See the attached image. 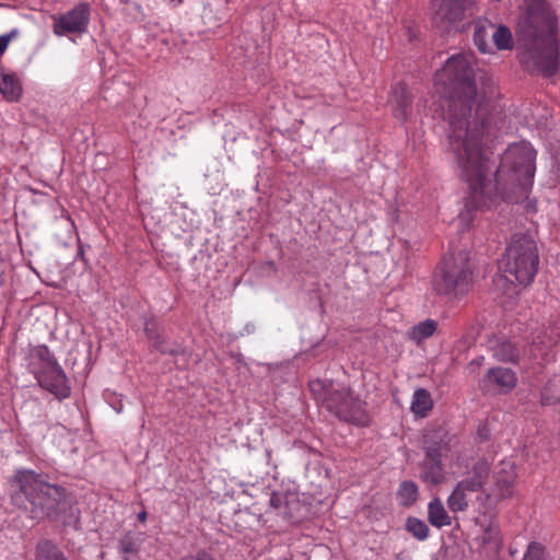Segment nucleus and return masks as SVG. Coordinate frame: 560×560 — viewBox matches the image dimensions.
I'll return each mask as SVG.
<instances>
[{
  "label": "nucleus",
  "mask_w": 560,
  "mask_h": 560,
  "mask_svg": "<svg viewBox=\"0 0 560 560\" xmlns=\"http://www.w3.org/2000/svg\"><path fill=\"white\" fill-rule=\"evenodd\" d=\"M138 520L142 523L145 522L147 520V512L145 511H141L139 514H138Z\"/></svg>",
  "instance_id": "e433bc0d"
},
{
  "label": "nucleus",
  "mask_w": 560,
  "mask_h": 560,
  "mask_svg": "<svg viewBox=\"0 0 560 560\" xmlns=\"http://www.w3.org/2000/svg\"><path fill=\"white\" fill-rule=\"evenodd\" d=\"M389 104L393 107L394 115L399 120H406L411 113L412 94L406 83H397L389 95Z\"/></svg>",
  "instance_id": "9b49d317"
},
{
  "label": "nucleus",
  "mask_w": 560,
  "mask_h": 560,
  "mask_svg": "<svg viewBox=\"0 0 560 560\" xmlns=\"http://www.w3.org/2000/svg\"><path fill=\"white\" fill-rule=\"evenodd\" d=\"M283 502V498L281 495L273 494L270 499V504L275 509H280Z\"/></svg>",
  "instance_id": "c9c22d12"
},
{
  "label": "nucleus",
  "mask_w": 560,
  "mask_h": 560,
  "mask_svg": "<svg viewBox=\"0 0 560 560\" xmlns=\"http://www.w3.org/2000/svg\"><path fill=\"white\" fill-rule=\"evenodd\" d=\"M32 355L34 358L39 359L43 362V370L49 369L50 365H57V361L50 353L49 349L46 346H38L32 351Z\"/></svg>",
  "instance_id": "c756f323"
},
{
  "label": "nucleus",
  "mask_w": 560,
  "mask_h": 560,
  "mask_svg": "<svg viewBox=\"0 0 560 560\" xmlns=\"http://www.w3.org/2000/svg\"><path fill=\"white\" fill-rule=\"evenodd\" d=\"M397 499L404 506L412 505L418 499V486L411 481H402L397 490Z\"/></svg>",
  "instance_id": "393cba45"
},
{
  "label": "nucleus",
  "mask_w": 560,
  "mask_h": 560,
  "mask_svg": "<svg viewBox=\"0 0 560 560\" xmlns=\"http://www.w3.org/2000/svg\"><path fill=\"white\" fill-rule=\"evenodd\" d=\"M142 539L140 535L128 532L119 540V550L125 560H130V556L136 555L140 548Z\"/></svg>",
  "instance_id": "b1692460"
},
{
  "label": "nucleus",
  "mask_w": 560,
  "mask_h": 560,
  "mask_svg": "<svg viewBox=\"0 0 560 560\" xmlns=\"http://www.w3.org/2000/svg\"><path fill=\"white\" fill-rule=\"evenodd\" d=\"M10 488L12 503L20 509H30L32 518H55L59 514L65 490L45 481L42 475L33 470H19L10 479Z\"/></svg>",
  "instance_id": "7ed1b4c3"
},
{
  "label": "nucleus",
  "mask_w": 560,
  "mask_h": 560,
  "mask_svg": "<svg viewBox=\"0 0 560 560\" xmlns=\"http://www.w3.org/2000/svg\"><path fill=\"white\" fill-rule=\"evenodd\" d=\"M15 34H16V31H13L9 34L0 36V55H2L5 51L9 43L11 42L12 37Z\"/></svg>",
  "instance_id": "473e14b6"
},
{
  "label": "nucleus",
  "mask_w": 560,
  "mask_h": 560,
  "mask_svg": "<svg viewBox=\"0 0 560 560\" xmlns=\"http://www.w3.org/2000/svg\"><path fill=\"white\" fill-rule=\"evenodd\" d=\"M516 472L513 464L502 463L501 468L494 472L493 482L477 497L486 510H491L505 499L514 494Z\"/></svg>",
  "instance_id": "0eeeda50"
},
{
  "label": "nucleus",
  "mask_w": 560,
  "mask_h": 560,
  "mask_svg": "<svg viewBox=\"0 0 560 560\" xmlns=\"http://www.w3.org/2000/svg\"><path fill=\"white\" fill-rule=\"evenodd\" d=\"M182 2H183V0H177V3H182Z\"/></svg>",
  "instance_id": "58836bf2"
},
{
  "label": "nucleus",
  "mask_w": 560,
  "mask_h": 560,
  "mask_svg": "<svg viewBox=\"0 0 560 560\" xmlns=\"http://www.w3.org/2000/svg\"><path fill=\"white\" fill-rule=\"evenodd\" d=\"M36 560H68L59 547L51 540L43 539L36 546Z\"/></svg>",
  "instance_id": "412c9836"
},
{
  "label": "nucleus",
  "mask_w": 560,
  "mask_h": 560,
  "mask_svg": "<svg viewBox=\"0 0 560 560\" xmlns=\"http://www.w3.org/2000/svg\"><path fill=\"white\" fill-rule=\"evenodd\" d=\"M493 355L499 361L515 362L520 355L518 349L510 341H500L492 348Z\"/></svg>",
  "instance_id": "a878e982"
},
{
  "label": "nucleus",
  "mask_w": 560,
  "mask_h": 560,
  "mask_svg": "<svg viewBox=\"0 0 560 560\" xmlns=\"http://www.w3.org/2000/svg\"><path fill=\"white\" fill-rule=\"evenodd\" d=\"M491 467L490 464L485 459L477 460L468 476L462 481L466 483L474 491H481L485 489L483 486L490 477Z\"/></svg>",
  "instance_id": "2eb2a0df"
},
{
  "label": "nucleus",
  "mask_w": 560,
  "mask_h": 560,
  "mask_svg": "<svg viewBox=\"0 0 560 560\" xmlns=\"http://www.w3.org/2000/svg\"><path fill=\"white\" fill-rule=\"evenodd\" d=\"M491 39L500 50L512 48V34L504 25H494V30L491 32Z\"/></svg>",
  "instance_id": "bb28decb"
},
{
  "label": "nucleus",
  "mask_w": 560,
  "mask_h": 560,
  "mask_svg": "<svg viewBox=\"0 0 560 560\" xmlns=\"http://www.w3.org/2000/svg\"><path fill=\"white\" fill-rule=\"evenodd\" d=\"M419 478L431 486L443 483L446 477L442 459L424 455V458L420 464Z\"/></svg>",
  "instance_id": "ddd939ff"
},
{
  "label": "nucleus",
  "mask_w": 560,
  "mask_h": 560,
  "mask_svg": "<svg viewBox=\"0 0 560 560\" xmlns=\"http://www.w3.org/2000/svg\"><path fill=\"white\" fill-rule=\"evenodd\" d=\"M471 283V270L468 254L464 250L445 257L433 280L439 294L457 295L468 291Z\"/></svg>",
  "instance_id": "39448f33"
},
{
  "label": "nucleus",
  "mask_w": 560,
  "mask_h": 560,
  "mask_svg": "<svg viewBox=\"0 0 560 560\" xmlns=\"http://www.w3.org/2000/svg\"><path fill=\"white\" fill-rule=\"evenodd\" d=\"M539 256L536 242L526 234H515L499 262V270L510 283L529 284L537 270Z\"/></svg>",
  "instance_id": "20e7f679"
},
{
  "label": "nucleus",
  "mask_w": 560,
  "mask_h": 560,
  "mask_svg": "<svg viewBox=\"0 0 560 560\" xmlns=\"http://www.w3.org/2000/svg\"><path fill=\"white\" fill-rule=\"evenodd\" d=\"M545 548L538 542H530L523 560H545Z\"/></svg>",
  "instance_id": "7c9ffc66"
},
{
  "label": "nucleus",
  "mask_w": 560,
  "mask_h": 560,
  "mask_svg": "<svg viewBox=\"0 0 560 560\" xmlns=\"http://www.w3.org/2000/svg\"><path fill=\"white\" fill-rule=\"evenodd\" d=\"M407 530L417 539L424 540L429 536L428 525L420 518L408 517L406 522Z\"/></svg>",
  "instance_id": "cd10ccee"
},
{
  "label": "nucleus",
  "mask_w": 560,
  "mask_h": 560,
  "mask_svg": "<svg viewBox=\"0 0 560 560\" xmlns=\"http://www.w3.org/2000/svg\"><path fill=\"white\" fill-rule=\"evenodd\" d=\"M481 534L476 538L479 546L491 552H498L502 545L501 532L494 522L481 525Z\"/></svg>",
  "instance_id": "f3484780"
},
{
  "label": "nucleus",
  "mask_w": 560,
  "mask_h": 560,
  "mask_svg": "<svg viewBox=\"0 0 560 560\" xmlns=\"http://www.w3.org/2000/svg\"><path fill=\"white\" fill-rule=\"evenodd\" d=\"M436 330V322L433 319H425L418 325H415L411 327L407 336L410 340L416 341L417 343H420L422 340L428 339L431 337L434 331Z\"/></svg>",
  "instance_id": "5701e85b"
},
{
  "label": "nucleus",
  "mask_w": 560,
  "mask_h": 560,
  "mask_svg": "<svg viewBox=\"0 0 560 560\" xmlns=\"http://www.w3.org/2000/svg\"><path fill=\"white\" fill-rule=\"evenodd\" d=\"M526 15L518 24L524 40L522 62L529 71L553 75L560 66L557 18L546 0H524Z\"/></svg>",
  "instance_id": "f03ea898"
},
{
  "label": "nucleus",
  "mask_w": 560,
  "mask_h": 560,
  "mask_svg": "<svg viewBox=\"0 0 560 560\" xmlns=\"http://www.w3.org/2000/svg\"><path fill=\"white\" fill-rule=\"evenodd\" d=\"M424 455L442 459L450 452V441L443 430H435L424 435Z\"/></svg>",
  "instance_id": "f8f14e48"
},
{
  "label": "nucleus",
  "mask_w": 560,
  "mask_h": 560,
  "mask_svg": "<svg viewBox=\"0 0 560 560\" xmlns=\"http://www.w3.org/2000/svg\"><path fill=\"white\" fill-rule=\"evenodd\" d=\"M154 347L160 350L162 353H170L175 357H186L187 351L184 348L179 347H168L164 342H155Z\"/></svg>",
  "instance_id": "2f4dec72"
},
{
  "label": "nucleus",
  "mask_w": 560,
  "mask_h": 560,
  "mask_svg": "<svg viewBox=\"0 0 560 560\" xmlns=\"http://www.w3.org/2000/svg\"><path fill=\"white\" fill-rule=\"evenodd\" d=\"M121 2H122V3H128V2H129V0H121Z\"/></svg>",
  "instance_id": "4c0bfd02"
},
{
  "label": "nucleus",
  "mask_w": 560,
  "mask_h": 560,
  "mask_svg": "<svg viewBox=\"0 0 560 560\" xmlns=\"http://www.w3.org/2000/svg\"><path fill=\"white\" fill-rule=\"evenodd\" d=\"M435 84L443 96L442 107L448 122V150L462 178L468 184L459 224L468 226L474 212L483 211L501 200L520 202L527 198L535 175L536 152L527 142L510 145L499 167L482 148L490 133V103L478 90L474 55L459 52L436 71Z\"/></svg>",
  "instance_id": "f257e3e1"
},
{
  "label": "nucleus",
  "mask_w": 560,
  "mask_h": 560,
  "mask_svg": "<svg viewBox=\"0 0 560 560\" xmlns=\"http://www.w3.org/2000/svg\"><path fill=\"white\" fill-rule=\"evenodd\" d=\"M477 491L471 490L466 483L459 481L447 498V506L454 512H463L468 509L471 495Z\"/></svg>",
  "instance_id": "dca6fc26"
},
{
  "label": "nucleus",
  "mask_w": 560,
  "mask_h": 560,
  "mask_svg": "<svg viewBox=\"0 0 560 560\" xmlns=\"http://www.w3.org/2000/svg\"><path fill=\"white\" fill-rule=\"evenodd\" d=\"M485 382L489 386L499 390H509L516 385L515 373L506 368L490 369L485 377Z\"/></svg>",
  "instance_id": "4468645a"
},
{
  "label": "nucleus",
  "mask_w": 560,
  "mask_h": 560,
  "mask_svg": "<svg viewBox=\"0 0 560 560\" xmlns=\"http://www.w3.org/2000/svg\"><path fill=\"white\" fill-rule=\"evenodd\" d=\"M428 521L436 527L442 528L452 524V517L448 515L440 498H434L428 505Z\"/></svg>",
  "instance_id": "6ab92c4d"
},
{
  "label": "nucleus",
  "mask_w": 560,
  "mask_h": 560,
  "mask_svg": "<svg viewBox=\"0 0 560 560\" xmlns=\"http://www.w3.org/2000/svg\"><path fill=\"white\" fill-rule=\"evenodd\" d=\"M52 19L55 35L81 34L86 31L90 21V9L86 3H80L67 13L56 15Z\"/></svg>",
  "instance_id": "1a4fd4ad"
},
{
  "label": "nucleus",
  "mask_w": 560,
  "mask_h": 560,
  "mask_svg": "<svg viewBox=\"0 0 560 560\" xmlns=\"http://www.w3.org/2000/svg\"><path fill=\"white\" fill-rule=\"evenodd\" d=\"M310 389L317 399H322L325 402V398H327L329 393L335 388H331V384H327L320 380H315L310 382Z\"/></svg>",
  "instance_id": "c85d7f7f"
},
{
  "label": "nucleus",
  "mask_w": 560,
  "mask_h": 560,
  "mask_svg": "<svg viewBox=\"0 0 560 560\" xmlns=\"http://www.w3.org/2000/svg\"><path fill=\"white\" fill-rule=\"evenodd\" d=\"M0 93L9 101H18L22 94L19 79L14 74L0 72Z\"/></svg>",
  "instance_id": "aec40b11"
},
{
  "label": "nucleus",
  "mask_w": 560,
  "mask_h": 560,
  "mask_svg": "<svg viewBox=\"0 0 560 560\" xmlns=\"http://www.w3.org/2000/svg\"><path fill=\"white\" fill-rule=\"evenodd\" d=\"M493 30L494 24L487 19H480L474 23V43L483 54L492 51V46L488 42V38L491 37Z\"/></svg>",
  "instance_id": "a211bd4d"
},
{
  "label": "nucleus",
  "mask_w": 560,
  "mask_h": 560,
  "mask_svg": "<svg viewBox=\"0 0 560 560\" xmlns=\"http://www.w3.org/2000/svg\"><path fill=\"white\" fill-rule=\"evenodd\" d=\"M325 407L345 422L361 427L370 423L365 402L354 396L350 388L342 387L330 392L325 398Z\"/></svg>",
  "instance_id": "423d86ee"
},
{
  "label": "nucleus",
  "mask_w": 560,
  "mask_h": 560,
  "mask_svg": "<svg viewBox=\"0 0 560 560\" xmlns=\"http://www.w3.org/2000/svg\"><path fill=\"white\" fill-rule=\"evenodd\" d=\"M37 380L43 388L59 399L66 398L70 394L66 374L58 364H52L49 369L42 370L37 375Z\"/></svg>",
  "instance_id": "9d476101"
},
{
  "label": "nucleus",
  "mask_w": 560,
  "mask_h": 560,
  "mask_svg": "<svg viewBox=\"0 0 560 560\" xmlns=\"http://www.w3.org/2000/svg\"><path fill=\"white\" fill-rule=\"evenodd\" d=\"M558 338H560V327L558 325H555L551 328V336L549 342L547 343L546 341L541 340L540 343H545L547 347H550L557 342Z\"/></svg>",
  "instance_id": "72a5a7b5"
},
{
  "label": "nucleus",
  "mask_w": 560,
  "mask_h": 560,
  "mask_svg": "<svg viewBox=\"0 0 560 560\" xmlns=\"http://www.w3.org/2000/svg\"><path fill=\"white\" fill-rule=\"evenodd\" d=\"M433 407V401L430 393L424 388H418L412 397L410 409L420 417H424Z\"/></svg>",
  "instance_id": "4be33fe9"
},
{
  "label": "nucleus",
  "mask_w": 560,
  "mask_h": 560,
  "mask_svg": "<svg viewBox=\"0 0 560 560\" xmlns=\"http://www.w3.org/2000/svg\"><path fill=\"white\" fill-rule=\"evenodd\" d=\"M182 560H214V559L211 556H209L207 552L199 551L196 555L187 556V557L183 558Z\"/></svg>",
  "instance_id": "f704fd0d"
},
{
  "label": "nucleus",
  "mask_w": 560,
  "mask_h": 560,
  "mask_svg": "<svg viewBox=\"0 0 560 560\" xmlns=\"http://www.w3.org/2000/svg\"><path fill=\"white\" fill-rule=\"evenodd\" d=\"M472 0H434L433 25L441 32H459Z\"/></svg>",
  "instance_id": "6e6552de"
}]
</instances>
